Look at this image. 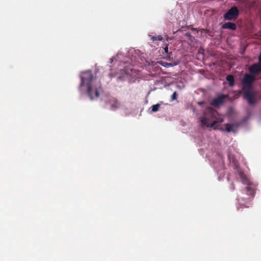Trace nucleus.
<instances>
[{
    "label": "nucleus",
    "instance_id": "1",
    "mask_svg": "<svg viewBox=\"0 0 261 261\" xmlns=\"http://www.w3.org/2000/svg\"><path fill=\"white\" fill-rule=\"evenodd\" d=\"M80 78L79 89L83 86H86V94L91 100H93L95 97H98L99 91L102 90L101 84L100 81H97L93 78L92 72L90 71L84 72Z\"/></svg>",
    "mask_w": 261,
    "mask_h": 261
},
{
    "label": "nucleus",
    "instance_id": "2",
    "mask_svg": "<svg viewBox=\"0 0 261 261\" xmlns=\"http://www.w3.org/2000/svg\"><path fill=\"white\" fill-rule=\"evenodd\" d=\"M200 121L201 127H211L216 129H218L219 124L223 121V118L216 110L208 108L200 118Z\"/></svg>",
    "mask_w": 261,
    "mask_h": 261
},
{
    "label": "nucleus",
    "instance_id": "3",
    "mask_svg": "<svg viewBox=\"0 0 261 261\" xmlns=\"http://www.w3.org/2000/svg\"><path fill=\"white\" fill-rule=\"evenodd\" d=\"M254 195L255 187H247L242 195L238 196V201L240 207H249Z\"/></svg>",
    "mask_w": 261,
    "mask_h": 261
},
{
    "label": "nucleus",
    "instance_id": "4",
    "mask_svg": "<svg viewBox=\"0 0 261 261\" xmlns=\"http://www.w3.org/2000/svg\"><path fill=\"white\" fill-rule=\"evenodd\" d=\"M239 15V11L236 7H233L226 12L223 16L225 20H235Z\"/></svg>",
    "mask_w": 261,
    "mask_h": 261
},
{
    "label": "nucleus",
    "instance_id": "5",
    "mask_svg": "<svg viewBox=\"0 0 261 261\" xmlns=\"http://www.w3.org/2000/svg\"><path fill=\"white\" fill-rule=\"evenodd\" d=\"M255 80V77L251 74H246L242 81L243 90L251 89L252 83Z\"/></svg>",
    "mask_w": 261,
    "mask_h": 261
},
{
    "label": "nucleus",
    "instance_id": "6",
    "mask_svg": "<svg viewBox=\"0 0 261 261\" xmlns=\"http://www.w3.org/2000/svg\"><path fill=\"white\" fill-rule=\"evenodd\" d=\"M244 96L249 105H254L256 103V101L254 97V94L251 89L244 90Z\"/></svg>",
    "mask_w": 261,
    "mask_h": 261
},
{
    "label": "nucleus",
    "instance_id": "7",
    "mask_svg": "<svg viewBox=\"0 0 261 261\" xmlns=\"http://www.w3.org/2000/svg\"><path fill=\"white\" fill-rule=\"evenodd\" d=\"M244 96L249 105H254L256 103V101L254 97V94L251 89L244 90Z\"/></svg>",
    "mask_w": 261,
    "mask_h": 261
},
{
    "label": "nucleus",
    "instance_id": "8",
    "mask_svg": "<svg viewBox=\"0 0 261 261\" xmlns=\"http://www.w3.org/2000/svg\"><path fill=\"white\" fill-rule=\"evenodd\" d=\"M227 97L228 95H221L218 97L212 99L211 105L215 107H218L224 103V99Z\"/></svg>",
    "mask_w": 261,
    "mask_h": 261
},
{
    "label": "nucleus",
    "instance_id": "9",
    "mask_svg": "<svg viewBox=\"0 0 261 261\" xmlns=\"http://www.w3.org/2000/svg\"><path fill=\"white\" fill-rule=\"evenodd\" d=\"M249 71L250 74L255 76L256 74L261 72V65L258 63L253 64L249 68Z\"/></svg>",
    "mask_w": 261,
    "mask_h": 261
},
{
    "label": "nucleus",
    "instance_id": "10",
    "mask_svg": "<svg viewBox=\"0 0 261 261\" xmlns=\"http://www.w3.org/2000/svg\"><path fill=\"white\" fill-rule=\"evenodd\" d=\"M239 176L243 184L247 185L248 186L247 187H254V186H253L251 184L249 178L247 176V175H245L244 173L240 172L239 173Z\"/></svg>",
    "mask_w": 261,
    "mask_h": 261
},
{
    "label": "nucleus",
    "instance_id": "11",
    "mask_svg": "<svg viewBox=\"0 0 261 261\" xmlns=\"http://www.w3.org/2000/svg\"><path fill=\"white\" fill-rule=\"evenodd\" d=\"M111 108L113 110H115L120 106V103L115 98H111L109 101Z\"/></svg>",
    "mask_w": 261,
    "mask_h": 261
},
{
    "label": "nucleus",
    "instance_id": "12",
    "mask_svg": "<svg viewBox=\"0 0 261 261\" xmlns=\"http://www.w3.org/2000/svg\"><path fill=\"white\" fill-rule=\"evenodd\" d=\"M222 28L223 29H229L234 31L237 29V25L233 22H226L222 25Z\"/></svg>",
    "mask_w": 261,
    "mask_h": 261
},
{
    "label": "nucleus",
    "instance_id": "13",
    "mask_svg": "<svg viewBox=\"0 0 261 261\" xmlns=\"http://www.w3.org/2000/svg\"><path fill=\"white\" fill-rule=\"evenodd\" d=\"M226 80L229 83L230 87H232L234 84V77L232 75H228L226 76Z\"/></svg>",
    "mask_w": 261,
    "mask_h": 261
},
{
    "label": "nucleus",
    "instance_id": "14",
    "mask_svg": "<svg viewBox=\"0 0 261 261\" xmlns=\"http://www.w3.org/2000/svg\"><path fill=\"white\" fill-rule=\"evenodd\" d=\"M225 130L228 132V133H230V132H231L233 131V125H230L228 123H226L225 124Z\"/></svg>",
    "mask_w": 261,
    "mask_h": 261
},
{
    "label": "nucleus",
    "instance_id": "15",
    "mask_svg": "<svg viewBox=\"0 0 261 261\" xmlns=\"http://www.w3.org/2000/svg\"><path fill=\"white\" fill-rule=\"evenodd\" d=\"M160 107H161V105H160V104H159V103L153 105L151 107L152 111L153 112H156L158 111Z\"/></svg>",
    "mask_w": 261,
    "mask_h": 261
},
{
    "label": "nucleus",
    "instance_id": "16",
    "mask_svg": "<svg viewBox=\"0 0 261 261\" xmlns=\"http://www.w3.org/2000/svg\"><path fill=\"white\" fill-rule=\"evenodd\" d=\"M177 92L176 91H175L173 92V94L172 95L171 100L173 101V100H176L177 99Z\"/></svg>",
    "mask_w": 261,
    "mask_h": 261
},
{
    "label": "nucleus",
    "instance_id": "17",
    "mask_svg": "<svg viewBox=\"0 0 261 261\" xmlns=\"http://www.w3.org/2000/svg\"><path fill=\"white\" fill-rule=\"evenodd\" d=\"M156 37L157 38V40L162 41L163 40V37H162V36L161 35H158Z\"/></svg>",
    "mask_w": 261,
    "mask_h": 261
},
{
    "label": "nucleus",
    "instance_id": "18",
    "mask_svg": "<svg viewBox=\"0 0 261 261\" xmlns=\"http://www.w3.org/2000/svg\"><path fill=\"white\" fill-rule=\"evenodd\" d=\"M185 36H186L187 37L189 38L190 39L191 38H193L189 33H186Z\"/></svg>",
    "mask_w": 261,
    "mask_h": 261
},
{
    "label": "nucleus",
    "instance_id": "19",
    "mask_svg": "<svg viewBox=\"0 0 261 261\" xmlns=\"http://www.w3.org/2000/svg\"><path fill=\"white\" fill-rule=\"evenodd\" d=\"M164 51H165V52L166 53H167V54H168V46H166V47L164 48Z\"/></svg>",
    "mask_w": 261,
    "mask_h": 261
},
{
    "label": "nucleus",
    "instance_id": "20",
    "mask_svg": "<svg viewBox=\"0 0 261 261\" xmlns=\"http://www.w3.org/2000/svg\"><path fill=\"white\" fill-rule=\"evenodd\" d=\"M151 40L153 41H156L157 40V38L155 36H152L151 37Z\"/></svg>",
    "mask_w": 261,
    "mask_h": 261
},
{
    "label": "nucleus",
    "instance_id": "21",
    "mask_svg": "<svg viewBox=\"0 0 261 261\" xmlns=\"http://www.w3.org/2000/svg\"><path fill=\"white\" fill-rule=\"evenodd\" d=\"M259 62L261 63V53L259 55V58H258Z\"/></svg>",
    "mask_w": 261,
    "mask_h": 261
},
{
    "label": "nucleus",
    "instance_id": "22",
    "mask_svg": "<svg viewBox=\"0 0 261 261\" xmlns=\"http://www.w3.org/2000/svg\"><path fill=\"white\" fill-rule=\"evenodd\" d=\"M231 186H232V189L233 190L234 189V185L233 184H232Z\"/></svg>",
    "mask_w": 261,
    "mask_h": 261
}]
</instances>
